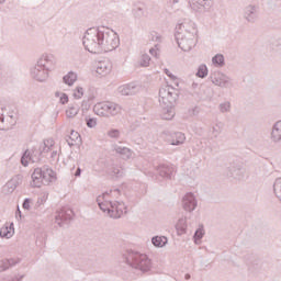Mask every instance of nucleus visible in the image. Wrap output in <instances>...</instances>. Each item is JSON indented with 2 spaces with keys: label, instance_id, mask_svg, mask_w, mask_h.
Returning a JSON list of instances; mask_svg holds the SVG:
<instances>
[{
  "label": "nucleus",
  "instance_id": "1",
  "mask_svg": "<svg viewBox=\"0 0 281 281\" xmlns=\"http://www.w3.org/2000/svg\"><path fill=\"white\" fill-rule=\"evenodd\" d=\"M175 38L182 52H191L196 47V26L192 21H184L176 26Z\"/></svg>",
  "mask_w": 281,
  "mask_h": 281
},
{
  "label": "nucleus",
  "instance_id": "2",
  "mask_svg": "<svg viewBox=\"0 0 281 281\" xmlns=\"http://www.w3.org/2000/svg\"><path fill=\"white\" fill-rule=\"evenodd\" d=\"M179 100V90L172 86H165L159 89V103L162 108V120H172L175 117V105Z\"/></svg>",
  "mask_w": 281,
  "mask_h": 281
},
{
  "label": "nucleus",
  "instance_id": "3",
  "mask_svg": "<svg viewBox=\"0 0 281 281\" xmlns=\"http://www.w3.org/2000/svg\"><path fill=\"white\" fill-rule=\"evenodd\" d=\"M122 258L123 262L128 265V267H132V269H136L137 271H142V273H148V271L153 269V261L146 254L127 250L123 254Z\"/></svg>",
  "mask_w": 281,
  "mask_h": 281
},
{
  "label": "nucleus",
  "instance_id": "4",
  "mask_svg": "<svg viewBox=\"0 0 281 281\" xmlns=\"http://www.w3.org/2000/svg\"><path fill=\"white\" fill-rule=\"evenodd\" d=\"M102 26L90 27L86 31L82 45L90 54H100V46L102 45Z\"/></svg>",
  "mask_w": 281,
  "mask_h": 281
},
{
  "label": "nucleus",
  "instance_id": "5",
  "mask_svg": "<svg viewBox=\"0 0 281 281\" xmlns=\"http://www.w3.org/2000/svg\"><path fill=\"white\" fill-rule=\"evenodd\" d=\"M57 180L56 171L49 166L44 165L41 168H35L32 173V183L33 188H41V186H49V183H55Z\"/></svg>",
  "mask_w": 281,
  "mask_h": 281
},
{
  "label": "nucleus",
  "instance_id": "6",
  "mask_svg": "<svg viewBox=\"0 0 281 281\" xmlns=\"http://www.w3.org/2000/svg\"><path fill=\"white\" fill-rule=\"evenodd\" d=\"M120 47V36L115 31L101 26V45H100V54H104L106 52H113Z\"/></svg>",
  "mask_w": 281,
  "mask_h": 281
},
{
  "label": "nucleus",
  "instance_id": "7",
  "mask_svg": "<svg viewBox=\"0 0 281 281\" xmlns=\"http://www.w3.org/2000/svg\"><path fill=\"white\" fill-rule=\"evenodd\" d=\"M93 111L95 115H99L100 117H111L122 113V106L117 103L105 101L97 103Z\"/></svg>",
  "mask_w": 281,
  "mask_h": 281
},
{
  "label": "nucleus",
  "instance_id": "8",
  "mask_svg": "<svg viewBox=\"0 0 281 281\" xmlns=\"http://www.w3.org/2000/svg\"><path fill=\"white\" fill-rule=\"evenodd\" d=\"M210 79L213 85H215L216 87H221L222 89H232L234 87L232 78L221 71L211 75Z\"/></svg>",
  "mask_w": 281,
  "mask_h": 281
},
{
  "label": "nucleus",
  "instance_id": "9",
  "mask_svg": "<svg viewBox=\"0 0 281 281\" xmlns=\"http://www.w3.org/2000/svg\"><path fill=\"white\" fill-rule=\"evenodd\" d=\"M74 220V211L71 209H61L55 214V223L59 227H67Z\"/></svg>",
  "mask_w": 281,
  "mask_h": 281
},
{
  "label": "nucleus",
  "instance_id": "10",
  "mask_svg": "<svg viewBox=\"0 0 281 281\" xmlns=\"http://www.w3.org/2000/svg\"><path fill=\"white\" fill-rule=\"evenodd\" d=\"M31 76L37 82H45L47 78H49V70L45 68V66H41V64H36L33 69H31Z\"/></svg>",
  "mask_w": 281,
  "mask_h": 281
},
{
  "label": "nucleus",
  "instance_id": "11",
  "mask_svg": "<svg viewBox=\"0 0 281 281\" xmlns=\"http://www.w3.org/2000/svg\"><path fill=\"white\" fill-rule=\"evenodd\" d=\"M41 155H43L41 150L32 149V151H30L26 149L21 157L22 166H27L30 161H32V164L41 161Z\"/></svg>",
  "mask_w": 281,
  "mask_h": 281
},
{
  "label": "nucleus",
  "instance_id": "12",
  "mask_svg": "<svg viewBox=\"0 0 281 281\" xmlns=\"http://www.w3.org/2000/svg\"><path fill=\"white\" fill-rule=\"evenodd\" d=\"M126 204H124V202H111V207L109 211L110 218H120L122 214H126Z\"/></svg>",
  "mask_w": 281,
  "mask_h": 281
},
{
  "label": "nucleus",
  "instance_id": "13",
  "mask_svg": "<svg viewBox=\"0 0 281 281\" xmlns=\"http://www.w3.org/2000/svg\"><path fill=\"white\" fill-rule=\"evenodd\" d=\"M37 65L45 67V69H48L52 71L54 67H56V56L54 54L44 53L37 60Z\"/></svg>",
  "mask_w": 281,
  "mask_h": 281
},
{
  "label": "nucleus",
  "instance_id": "14",
  "mask_svg": "<svg viewBox=\"0 0 281 281\" xmlns=\"http://www.w3.org/2000/svg\"><path fill=\"white\" fill-rule=\"evenodd\" d=\"M156 179H172L175 177V167L170 165H160L156 168Z\"/></svg>",
  "mask_w": 281,
  "mask_h": 281
},
{
  "label": "nucleus",
  "instance_id": "15",
  "mask_svg": "<svg viewBox=\"0 0 281 281\" xmlns=\"http://www.w3.org/2000/svg\"><path fill=\"white\" fill-rule=\"evenodd\" d=\"M196 196L194 193L189 192L182 198V207L186 212H194L196 210Z\"/></svg>",
  "mask_w": 281,
  "mask_h": 281
},
{
  "label": "nucleus",
  "instance_id": "16",
  "mask_svg": "<svg viewBox=\"0 0 281 281\" xmlns=\"http://www.w3.org/2000/svg\"><path fill=\"white\" fill-rule=\"evenodd\" d=\"M258 5L249 4L244 9V19L247 23H256L258 21Z\"/></svg>",
  "mask_w": 281,
  "mask_h": 281
},
{
  "label": "nucleus",
  "instance_id": "17",
  "mask_svg": "<svg viewBox=\"0 0 281 281\" xmlns=\"http://www.w3.org/2000/svg\"><path fill=\"white\" fill-rule=\"evenodd\" d=\"M22 178L21 176H15L13 177L11 180H9L5 186L3 187V192L4 194H12V192H14L15 188H19V186H21L22 182Z\"/></svg>",
  "mask_w": 281,
  "mask_h": 281
},
{
  "label": "nucleus",
  "instance_id": "18",
  "mask_svg": "<svg viewBox=\"0 0 281 281\" xmlns=\"http://www.w3.org/2000/svg\"><path fill=\"white\" fill-rule=\"evenodd\" d=\"M270 139L273 144H279L281 146V120L273 124Z\"/></svg>",
  "mask_w": 281,
  "mask_h": 281
},
{
  "label": "nucleus",
  "instance_id": "19",
  "mask_svg": "<svg viewBox=\"0 0 281 281\" xmlns=\"http://www.w3.org/2000/svg\"><path fill=\"white\" fill-rule=\"evenodd\" d=\"M109 196V192L103 193L97 198V203L102 212H106L109 216V212L111 210V201L106 198Z\"/></svg>",
  "mask_w": 281,
  "mask_h": 281
},
{
  "label": "nucleus",
  "instance_id": "20",
  "mask_svg": "<svg viewBox=\"0 0 281 281\" xmlns=\"http://www.w3.org/2000/svg\"><path fill=\"white\" fill-rule=\"evenodd\" d=\"M189 5L195 12H201V10H207L210 8V0H189Z\"/></svg>",
  "mask_w": 281,
  "mask_h": 281
},
{
  "label": "nucleus",
  "instance_id": "21",
  "mask_svg": "<svg viewBox=\"0 0 281 281\" xmlns=\"http://www.w3.org/2000/svg\"><path fill=\"white\" fill-rule=\"evenodd\" d=\"M122 95H135L139 91V86L136 83H127L119 88Z\"/></svg>",
  "mask_w": 281,
  "mask_h": 281
},
{
  "label": "nucleus",
  "instance_id": "22",
  "mask_svg": "<svg viewBox=\"0 0 281 281\" xmlns=\"http://www.w3.org/2000/svg\"><path fill=\"white\" fill-rule=\"evenodd\" d=\"M66 142L70 148L71 146H80V144H82V137L80 133L71 131L70 135L66 137Z\"/></svg>",
  "mask_w": 281,
  "mask_h": 281
},
{
  "label": "nucleus",
  "instance_id": "23",
  "mask_svg": "<svg viewBox=\"0 0 281 281\" xmlns=\"http://www.w3.org/2000/svg\"><path fill=\"white\" fill-rule=\"evenodd\" d=\"M21 262V259H2L0 260V273H3V271H8V269L15 267V265H19Z\"/></svg>",
  "mask_w": 281,
  "mask_h": 281
},
{
  "label": "nucleus",
  "instance_id": "24",
  "mask_svg": "<svg viewBox=\"0 0 281 281\" xmlns=\"http://www.w3.org/2000/svg\"><path fill=\"white\" fill-rule=\"evenodd\" d=\"M111 69H113V66L109 61H100L97 65V74H99V76L111 74Z\"/></svg>",
  "mask_w": 281,
  "mask_h": 281
},
{
  "label": "nucleus",
  "instance_id": "25",
  "mask_svg": "<svg viewBox=\"0 0 281 281\" xmlns=\"http://www.w3.org/2000/svg\"><path fill=\"white\" fill-rule=\"evenodd\" d=\"M186 142V134L176 132L171 134V146H181Z\"/></svg>",
  "mask_w": 281,
  "mask_h": 281
},
{
  "label": "nucleus",
  "instance_id": "26",
  "mask_svg": "<svg viewBox=\"0 0 281 281\" xmlns=\"http://www.w3.org/2000/svg\"><path fill=\"white\" fill-rule=\"evenodd\" d=\"M240 170H241L240 165H231L227 168L226 176L236 179L240 177Z\"/></svg>",
  "mask_w": 281,
  "mask_h": 281
},
{
  "label": "nucleus",
  "instance_id": "27",
  "mask_svg": "<svg viewBox=\"0 0 281 281\" xmlns=\"http://www.w3.org/2000/svg\"><path fill=\"white\" fill-rule=\"evenodd\" d=\"M246 263L249 269H260V259L256 258L252 255L246 256Z\"/></svg>",
  "mask_w": 281,
  "mask_h": 281
},
{
  "label": "nucleus",
  "instance_id": "28",
  "mask_svg": "<svg viewBox=\"0 0 281 281\" xmlns=\"http://www.w3.org/2000/svg\"><path fill=\"white\" fill-rule=\"evenodd\" d=\"M154 247H166L168 245V237L166 236H155L151 238Z\"/></svg>",
  "mask_w": 281,
  "mask_h": 281
},
{
  "label": "nucleus",
  "instance_id": "29",
  "mask_svg": "<svg viewBox=\"0 0 281 281\" xmlns=\"http://www.w3.org/2000/svg\"><path fill=\"white\" fill-rule=\"evenodd\" d=\"M115 151L121 155L122 159H131L133 157V151L128 147H115Z\"/></svg>",
  "mask_w": 281,
  "mask_h": 281
},
{
  "label": "nucleus",
  "instance_id": "30",
  "mask_svg": "<svg viewBox=\"0 0 281 281\" xmlns=\"http://www.w3.org/2000/svg\"><path fill=\"white\" fill-rule=\"evenodd\" d=\"M63 80L65 85H68V87H71L74 82L78 80V75H76V72L74 71H70L66 76H64Z\"/></svg>",
  "mask_w": 281,
  "mask_h": 281
},
{
  "label": "nucleus",
  "instance_id": "31",
  "mask_svg": "<svg viewBox=\"0 0 281 281\" xmlns=\"http://www.w3.org/2000/svg\"><path fill=\"white\" fill-rule=\"evenodd\" d=\"M54 146V139H45L40 147V153H49Z\"/></svg>",
  "mask_w": 281,
  "mask_h": 281
},
{
  "label": "nucleus",
  "instance_id": "32",
  "mask_svg": "<svg viewBox=\"0 0 281 281\" xmlns=\"http://www.w3.org/2000/svg\"><path fill=\"white\" fill-rule=\"evenodd\" d=\"M176 229L181 232V234H186V229H188V222L186 217H181L176 224Z\"/></svg>",
  "mask_w": 281,
  "mask_h": 281
},
{
  "label": "nucleus",
  "instance_id": "33",
  "mask_svg": "<svg viewBox=\"0 0 281 281\" xmlns=\"http://www.w3.org/2000/svg\"><path fill=\"white\" fill-rule=\"evenodd\" d=\"M212 63L217 67H225V56L217 54L212 58Z\"/></svg>",
  "mask_w": 281,
  "mask_h": 281
},
{
  "label": "nucleus",
  "instance_id": "34",
  "mask_svg": "<svg viewBox=\"0 0 281 281\" xmlns=\"http://www.w3.org/2000/svg\"><path fill=\"white\" fill-rule=\"evenodd\" d=\"M1 238H12L14 236V228H9L8 226L0 229Z\"/></svg>",
  "mask_w": 281,
  "mask_h": 281
},
{
  "label": "nucleus",
  "instance_id": "35",
  "mask_svg": "<svg viewBox=\"0 0 281 281\" xmlns=\"http://www.w3.org/2000/svg\"><path fill=\"white\" fill-rule=\"evenodd\" d=\"M273 191L276 196L281 201V178L276 179L273 183Z\"/></svg>",
  "mask_w": 281,
  "mask_h": 281
},
{
  "label": "nucleus",
  "instance_id": "36",
  "mask_svg": "<svg viewBox=\"0 0 281 281\" xmlns=\"http://www.w3.org/2000/svg\"><path fill=\"white\" fill-rule=\"evenodd\" d=\"M195 76L198 78H206V76H207V66L205 64L200 65Z\"/></svg>",
  "mask_w": 281,
  "mask_h": 281
},
{
  "label": "nucleus",
  "instance_id": "37",
  "mask_svg": "<svg viewBox=\"0 0 281 281\" xmlns=\"http://www.w3.org/2000/svg\"><path fill=\"white\" fill-rule=\"evenodd\" d=\"M211 133L213 135V137H218L221 135V133H223V124L218 123L215 124L212 128H211Z\"/></svg>",
  "mask_w": 281,
  "mask_h": 281
},
{
  "label": "nucleus",
  "instance_id": "38",
  "mask_svg": "<svg viewBox=\"0 0 281 281\" xmlns=\"http://www.w3.org/2000/svg\"><path fill=\"white\" fill-rule=\"evenodd\" d=\"M218 110L221 113H229V111H232V103L229 101H225L218 105Z\"/></svg>",
  "mask_w": 281,
  "mask_h": 281
},
{
  "label": "nucleus",
  "instance_id": "39",
  "mask_svg": "<svg viewBox=\"0 0 281 281\" xmlns=\"http://www.w3.org/2000/svg\"><path fill=\"white\" fill-rule=\"evenodd\" d=\"M77 115H78V108L70 106V108L66 111V116H67V117H76Z\"/></svg>",
  "mask_w": 281,
  "mask_h": 281
},
{
  "label": "nucleus",
  "instance_id": "40",
  "mask_svg": "<svg viewBox=\"0 0 281 281\" xmlns=\"http://www.w3.org/2000/svg\"><path fill=\"white\" fill-rule=\"evenodd\" d=\"M140 65H142V67H148V65H150V56H148V54H144L142 56Z\"/></svg>",
  "mask_w": 281,
  "mask_h": 281
},
{
  "label": "nucleus",
  "instance_id": "41",
  "mask_svg": "<svg viewBox=\"0 0 281 281\" xmlns=\"http://www.w3.org/2000/svg\"><path fill=\"white\" fill-rule=\"evenodd\" d=\"M82 95H85V89L82 87H77L74 92V98H76L77 100H80Z\"/></svg>",
  "mask_w": 281,
  "mask_h": 281
},
{
  "label": "nucleus",
  "instance_id": "42",
  "mask_svg": "<svg viewBox=\"0 0 281 281\" xmlns=\"http://www.w3.org/2000/svg\"><path fill=\"white\" fill-rule=\"evenodd\" d=\"M86 124L88 128H95V126H98V121L95 119H86Z\"/></svg>",
  "mask_w": 281,
  "mask_h": 281
},
{
  "label": "nucleus",
  "instance_id": "43",
  "mask_svg": "<svg viewBox=\"0 0 281 281\" xmlns=\"http://www.w3.org/2000/svg\"><path fill=\"white\" fill-rule=\"evenodd\" d=\"M134 16L136 19H142V16H144V9L142 7L134 9Z\"/></svg>",
  "mask_w": 281,
  "mask_h": 281
},
{
  "label": "nucleus",
  "instance_id": "44",
  "mask_svg": "<svg viewBox=\"0 0 281 281\" xmlns=\"http://www.w3.org/2000/svg\"><path fill=\"white\" fill-rule=\"evenodd\" d=\"M108 135L112 139H117L120 137V131L119 130H111V131L108 132Z\"/></svg>",
  "mask_w": 281,
  "mask_h": 281
},
{
  "label": "nucleus",
  "instance_id": "45",
  "mask_svg": "<svg viewBox=\"0 0 281 281\" xmlns=\"http://www.w3.org/2000/svg\"><path fill=\"white\" fill-rule=\"evenodd\" d=\"M112 175L114 177H122L124 175V170H122L121 168L115 167L112 170Z\"/></svg>",
  "mask_w": 281,
  "mask_h": 281
},
{
  "label": "nucleus",
  "instance_id": "46",
  "mask_svg": "<svg viewBox=\"0 0 281 281\" xmlns=\"http://www.w3.org/2000/svg\"><path fill=\"white\" fill-rule=\"evenodd\" d=\"M203 229L199 228L195 231L193 238H195V240H201V238H203Z\"/></svg>",
  "mask_w": 281,
  "mask_h": 281
},
{
  "label": "nucleus",
  "instance_id": "47",
  "mask_svg": "<svg viewBox=\"0 0 281 281\" xmlns=\"http://www.w3.org/2000/svg\"><path fill=\"white\" fill-rule=\"evenodd\" d=\"M151 41H154L156 43H161V36L159 35V33L153 32L151 33Z\"/></svg>",
  "mask_w": 281,
  "mask_h": 281
},
{
  "label": "nucleus",
  "instance_id": "48",
  "mask_svg": "<svg viewBox=\"0 0 281 281\" xmlns=\"http://www.w3.org/2000/svg\"><path fill=\"white\" fill-rule=\"evenodd\" d=\"M32 202V200L30 198H26L24 201H23V204H22V207L23 210H30V203Z\"/></svg>",
  "mask_w": 281,
  "mask_h": 281
},
{
  "label": "nucleus",
  "instance_id": "49",
  "mask_svg": "<svg viewBox=\"0 0 281 281\" xmlns=\"http://www.w3.org/2000/svg\"><path fill=\"white\" fill-rule=\"evenodd\" d=\"M67 102H69V97L67 95V93H61L60 103L67 104Z\"/></svg>",
  "mask_w": 281,
  "mask_h": 281
},
{
  "label": "nucleus",
  "instance_id": "50",
  "mask_svg": "<svg viewBox=\"0 0 281 281\" xmlns=\"http://www.w3.org/2000/svg\"><path fill=\"white\" fill-rule=\"evenodd\" d=\"M157 47H159V45L156 44L154 48L149 49V54H151L155 58H157V52H159V48Z\"/></svg>",
  "mask_w": 281,
  "mask_h": 281
},
{
  "label": "nucleus",
  "instance_id": "51",
  "mask_svg": "<svg viewBox=\"0 0 281 281\" xmlns=\"http://www.w3.org/2000/svg\"><path fill=\"white\" fill-rule=\"evenodd\" d=\"M81 175H82V169H80V167H78L75 172V177H80Z\"/></svg>",
  "mask_w": 281,
  "mask_h": 281
},
{
  "label": "nucleus",
  "instance_id": "52",
  "mask_svg": "<svg viewBox=\"0 0 281 281\" xmlns=\"http://www.w3.org/2000/svg\"><path fill=\"white\" fill-rule=\"evenodd\" d=\"M165 74L166 76H168L169 78H175V75H172V72H170V70L165 69Z\"/></svg>",
  "mask_w": 281,
  "mask_h": 281
},
{
  "label": "nucleus",
  "instance_id": "53",
  "mask_svg": "<svg viewBox=\"0 0 281 281\" xmlns=\"http://www.w3.org/2000/svg\"><path fill=\"white\" fill-rule=\"evenodd\" d=\"M4 121H5V116H3V114L0 113V124H3Z\"/></svg>",
  "mask_w": 281,
  "mask_h": 281
},
{
  "label": "nucleus",
  "instance_id": "54",
  "mask_svg": "<svg viewBox=\"0 0 281 281\" xmlns=\"http://www.w3.org/2000/svg\"><path fill=\"white\" fill-rule=\"evenodd\" d=\"M57 155H58V151H56V150L52 151V154H50L52 159H54Z\"/></svg>",
  "mask_w": 281,
  "mask_h": 281
},
{
  "label": "nucleus",
  "instance_id": "55",
  "mask_svg": "<svg viewBox=\"0 0 281 281\" xmlns=\"http://www.w3.org/2000/svg\"><path fill=\"white\" fill-rule=\"evenodd\" d=\"M111 192V194H120V189H114L113 191H110Z\"/></svg>",
  "mask_w": 281,
  "mask_h": 281
},
{
  "label": "nucleus",
  "instance_id": "56",
  "mask_svg": "<svg viewBox=\"0 0 281 281\" xmlns=\"http://www.w3.org/2000/svg\"><path fill=\"white\" fill-rule=\"evenodd\" d=\"M15 216H20L21 217V210L18 207V211L15 212Z\"/></svg>",
  "mask_w": 281,
  "mask_h": 281
},
{
  "label": "nucleus",
  "instance_id": "57",
  "mask_svg": "<svg viewBox=\"0 0 281 281\" xmlns=\"http://www.w3.org/2000/svg\"><path fill=\"white\" fill-rule=\"evenodd\" d=\"M9 229H14V224H10Z\"/></svg>",
  "mask_w": 281,
  "mask_h": 281
},
{
  "label": "nucleus",
  "instance_id": "58",
  "mask_svg": "<svg viewBox=\"0 0 281 281\" xmlns=\"http://www.w3.org/2000/svg\"><path fill=\"white\" fill-rule=\"evenodd\" d=\"M184 278H186V280H190L191 277H190V274H186Z\"/></svg>",
  "mask_w": 281,
  "mask_h": 281
},
{
  "label": "nucleus",
  "instance_id": "59",
  "mask_svg": "<svg viewBox=\"0 0 281 281\" xmlns=\"http://www.w3.org/2000/svg\"><path fill=\"white\" fill-rule=\"evenodd\" d=\"M94 99H95L94 95L89 97V100H94Z\"/></svg>",
  "mask_w": 281,
  "mask_h": 281
},
{
  "label": "nucleus",
  "instance_id": "60",
  "mask_svg": "<svg viewBox=\"0 0 281 281\" xmlns=\"http://www.w3.org/2000/svg\"><path fill=\"white\" fill-rule=\"evenodd\" d=\"M173 3H179V0H173Z\"/></svg>",
  "mask_w": 281,
  "mask_h": 281
},
{
  "label": "nucleus",
  "instance_id": "61",
  "mask_svg": "<svg viewBox=\"0 0 281 281\" xmlns=\"http://www.w3.org/2000/svg\"><path fill=\"white\" fill-rule=\"evenodd\" d=\"M5 0H0V3H3Z\"/></svg>",
  "mask_w": 281,
  "mask_h": 281
},
{
  "label": "nucleus",
  "instance_id": "62",
  "mask_svg": "<svg viewBox=\"0 0 281 281\" xmlns=\"http://www.w3.org/2000/svg\"><path fill=\"white\" fill-rule=\"evenodd\" d=\"M56 95H60V93L56 92Z\"/></svg>",
  "mask_w": 281,
  "mask_h": 281
}]
</instances>
